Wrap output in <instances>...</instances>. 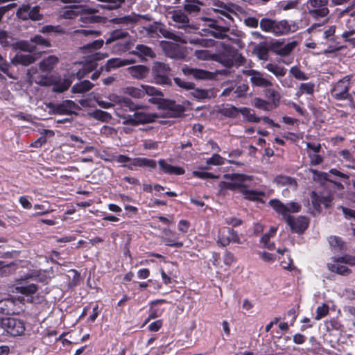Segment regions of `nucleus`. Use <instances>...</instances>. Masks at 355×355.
Listing matches in <instances>:
<instances>
[{"label": "nucleus", "mask_w": 355, "mask_h": 355, "mask_svg": "<svg viewBox=\"0 0 355 355\" xmlns=\"http://www.w3.org/2000/svg\"><path fill=\"white\" fill-rule=\"evenodd\" d=\"M125 93L135 98H142L145 95L151 96L148 101L153 104L159 103L163 96L162 92L153 86L141 85L139 87H128Z\"/></svg>", "instance_id": "obj_1"}, {"label": "nucleus", "mask_w": 355, "mask_h": 355, "mask_svg": "<svg viewBox=\"0 0 355 355\" xmlns=\"http://www.w3.org/2000/svg\"><path fill=\"white\" fill-rule=\"evenodd\" d=\"M263 31L270 32L276 36H280L288 33L290 27L285 20L276 21L269 18H263L259 23Z\"/></svg>", "instance_id": "obj_2"}, {"label": "nucleus", "mask_w": 355, "mask_h": 355, "mask_svg": "<svg viewBox=\"0 0 355 355\" xmlns=\"http://www.w3.org/2000/svg\"><path fill=\"white\" fill-rule=\"evenodd\" d=\"M147 35L154 37L155 35L159 36L158 33H160L164 37L172 40L175 42L187 44L188 42L185 40L182 35L175 34V33L168 30L162 24L155 22L153 24L144 28Z\"/></svg>", "instance_id": "obj_3"}, {"label": "nucleus", "mask_w": 355, "mask_h": 355, "mask_svg": "<svg viewBox=\"0 0 355 355\" xmlns=\"http://www.w3.org/2000/svg\"><path fill=\"white\" fill-rule=\"evenodd\" d=\"M329 0H308L307 13L315 20L324 18L329 14Z\"/></svg>", "instance_id": "obj_4"}, {"label": "nucleus", "mask_w": 355, "mask_h": 355, "mask_svg": "<svg viewBox=\"0 0 355 355\" xmlns=\"http://www.w3.org/2000/svg\"><path fill=\"white\" fill-rule=\"evenodd\" d=\"M270 206L279 214H281L284 220L292 218L291 213H298L302 206L296 202H291L286 205L282 203L279 200L272 199L268 202Z\"/></svg>", "instance_id": "obj_5"}, {"label": "nucleus", "mask_w": 355, "mask_h": 355, "mask_svg": "<svg viewBox=\"0 0 355 355\" xmlns=\"http://www.w3.org/2000/svg\"><path fill=\"white\" fill-rule=\"evenodd\" d=\"M151 72L156 83L159 85H169L171 68L168 64L155 61L153 63Z\"/></svg>", "instance_id": "obj_6"}, {"label": "nucleus", "mask_w": 355, "mask_h": 355, "mask_svg": "<svg viewBox=\"0 0 355 355\" xmlns=\"http://www.w3.org/2000/svg\"><path fill=\"white\" fill-rule=\"evenodd\" d=\"M0 327L12 336H21L25 331L24 322L14 318H0Z\"/></svg>", "instance_id": "obj_7"}, {"label": "nucleus", "mask_w": 355, "mask_h": 355, "mask_svg": "<svg viewBox=\"0 0 355 355\" xmlns=\"http://www.w3.org/2000/svg\"><path fill=\"white\" fill-rule=\"evenodd\" d=\"M214 58V60L216 62L227 67H231L233 66L234 61L237 60L238 58L241 60H244V58L238 53V51L234 48L229 45H225L223 51L215 55Z\"/></svg>", "instance_id": "obj_8"}, {"label": "nucleus", "mask_w": 355, "mask_h": 355, "mask_svg": "<svg viewBox=\"0 0 355 355\" xmlns=\"http://www.w3.org/2000/svg\"><path fill=\"white\" fill-rule=\"evenodd\" d=\"M16 16L23 21H40L43 19L39 6H31L29 3L21 5L16 12Z\"/></svg>", "instance_id": "obj_9"}, {"label": "nucleus", "mask_w": 355, "mask_h": 355, "mask_svg": "<svg viewBox=\"0 0 355 355\" xmlns=\"http://www.w3.org/2000/svg\"><path fill=\"white\" fill-rule=\"evenodd\" d=\"M168 14L171 15L173 21L176 24L175 26L178 28H184L189 33L191 30H197L198 28L196 25L189 24V19L187 15L180 10L171 11Z\"/></svg>", "instance_id": "obj_10"}, {"label": "nucleus", "mask_w": 355, "mask_h": 355, "mask_svg": "<svg viewBox=\"0 0 355 355\" xmlns=\"http://www.w3.org/2000/svg\"><path fill=\"white\" fill-rule=\"evenodd\" d=\"M217 242L224 247L228 245L230 243H242L237 232L228 227H223L219 230Z\"/></svg>", "instance_id": "obj_11"}, {"label": "nucleus", "mask_w": 355, "mask_h": 355, "mask_svg": "<svg viewBox=\"0 0 355 355\" xmlns=\"http://www.w3.org/2000/svg\"><path fill=\"white\" fill-rule=\"evenodd\" d=\"M349 80L348 76L340 80L331 91L332 96L338 100L347 99L350 96L348 92Z\"/></svg>", "instance_id": "obj_12"}, {"label": "nucleus", "mask_w": 355, "mask_h": 355, "mask_svg": "<svg viewBox=\"0 0 355 355\" xmlns=\"http://www.w3.org/2000/svg\"><path fill=\"white\" fill-rule=\"evenodd\" d=\"M297 46L296 42H291L283 45V42L276 40L270 44V51L280 56L288 55Z\"/></svg>", "instance_id": "obj_13"}, {"label": "nucleus", "mask_w": 355, "mask_h": 355, "mask_svg": "<svg viewBox=\"0 0 355 355\" xmlns=\"http://www.w3.org/2000/svg\"><path fill=\"white\" fill-rule=\"evenodd\" d=\"M244 73L250 76V81L254 86L264 88L272 86V82L264 78L263 74L258 71L250 69L244 71Z\"/></svg>", "instance_id": "obj_14"}, {"label": "nucleus", "mask_w": 355, "mask_h": 355, "mask_svg": "<svg viewBox=\"0 0 355 355\" xmlns=\"http://www.w3.org/2000/svg\"><path fill=\"white\" fill-rule=\"evenodd\" d=\"M285 221L289 225L292 231L298 234L304 232L308 227L309 223V219L304 216L288 218Z\"/></svg>", "instance_id": "obj_15"}, {"label": "nucleus", "mask_w": 355, "mask_h": 355, "mask_svg": "<svg viewBox=\"0 0 355 355\" xmlns=\"http://www.w3.org/2000/svg\"><path fill=\"white\" fill-rule=\"evenodd\" d=\"M50 107L54 113L59 114H71L73 110L78 108V105L70 100L64 101L59 104H51Z\"/></svg>", "instance_id": "obj_16"}, {"label": "nucleus", "mask_w": 355, "mask_h": 355, "mask_svg": "<svg viewBox=\"0 0 355 355\" xmlns=\"http://www.w3.org/2000/svg\"><path fill=\"white\" fill-rule=\"evenodd\" d=\"M185 76L193 77L197 80H209L213 78V73L206 70L184 67L182 69Z\"/></svg>", "instance_id": "obj_17"}, {"label": "nucleus", "mask_w": 355, "mask_h": 355, "mask_svg": "<svg viewBox=\"0 0 355 355\" xmlns=\"http://www.w3.org/2000/svg\"><path fill=\"white\" fill-rule=\"evenodd\" d=\"M108 99L109 102L114 103V106L118 104L121 107H126L130 111L137 110L141 107V106L135 105L130 98H121L114 94H110L108 96Z\"/></svg>", "instance_id": "obj_18"}, {"label": "nucleus", "mask_w": 355, "mask_h": 355, "mask_svg": "<svg viewBox=\"0 0 355 355\" xmlns=\"http://www.w3.org/2000/svg\"><path fill=\"white\" fill-rule=\"evenodd\" d=\"M157 163L155 160L146 157H135L131 160V163L123 165L130 170H134L135 167H143L149 168H155Z\"/></svg>", "instance_id": "obj_19"}, {"label": "nucleus", "mask_w": 355, "mask_h": 355, "mask_svg": "<svg viewBox=\"0 0 355 355\" xmlns=\"http://www.w3.org/2000/svg\"><path fill=\"white\" fill-rule=\"evenodd\" d=\"M132 54L141 58V60L153 59L156 57V53L153 49L144 44L136 45Z\"/></svg>", "instance_id": "obj_20"}, {"label": "nucleus", "mask_w": 355, "mask_h": 355, "mask_svg": "<svg viewBox=\"0 0 355 355\" xmlns=\"http://www.w3.org/2000/svg\"><path fill=\"white\" fill-rule=\"evenodd\" d=\"M71 84V80L69 78H61L60 77L52 76L53 92L62 93L69 89Z\"/></svg>", "instance_id": "obj_21"}, {"label": "nucleus", "mask_w": 355, "mask_h": 355, "mask_svg": "<svg viewBox=\"0 0 355 355\" xmlns=\"http://www.w3.org/2000/svg\"><path fill=\"white\" fill-rule=\"evenodd\" d=\"M162 241L167 246L174 248H181L183 246V242L178 241L175 237V234L169 229L164 228L162 230Z\"/></svg>", "instance_id": "obj_22"}, {"label": "nucleus", "mask_w": 355, "mask_h": 355, "mask_svg": "<svg viewBox=\"0 0 355 355\" xmlns=\"http://www.w3.org/2000/svg\"><path fill=\"white\" fill-rule=\"evenodd\" d=\"M343 262L340 258L334 260L333 263H329L327 264L328 269L331 272L338 273L341 275H349L351 273V270L345 265H343Z\"/></svg>", "instance_id": "obj_23"}, {"label": "nucleus", "mask_w": 355, "mask_h": 355, "mask_svg": "<svg viewBox=\"0 0 355 355\" xmlns=\"http://www.w3.org/2000/svg\"><path fill=\"white\" fill-rule=\"evenodd\" d=\"M158 164L161 170L166 174L183 175L185 173V171L183 168L180 166H173L168 164L164 159H159Z\"/></svg>", "instance_id": "obj_24"}, {"label": "nucleus", "mask_w": 355, "mask_h": 355, "mask_svg": "<svg viewBox=\"0 0 355 355\" xmlns=\"http://www.w3.org/2000/svg\"><path fill=\"white\" fill-rule=\"evenodd\" d=\"M270 50V44L267 45L266 42L257 44L253 49L252 53L260 60L266 61L269 58V51Z\"/></svg>", "instance_id": "obj_25"}, {"label": "nucleus", "mask_w": 355, "mask_h": 355, "mask_svg": "<svg viewBox=\"0 0 355 355\" xmlns=\"http://www.w3.org/2000/svg\"><path fill=\"white\" fill-rule=\"evenodd\" d=\"M58 61L59 59L55 55H49L39 63V68L42 72H51Z\"/></svg>", "instance_id": "obj_26"}, {"label": "nucleus", "mask_w": 355, "mask_h": 355, "mask_svg": "<svg viewBox=\"0 0 355 355\" xmlns=\"http://www.w3.org/2000/svg\"><path fill=\"white\" fill-rule=\"evenodd\" d=\"M127 70L132 77L139 80L146 78L149 72L147 67L141 64L130 67Z\"/></svg>", "instance_id": "obj_27"}, {"label": "nucleus", "mask_w": 355, "mask_h": 355, "mask_svg": "<svg viewBox=\"0 0 355 355\" xmlns=\"http://www.w3.org/2000/svg\"><path fill=\"white\" fill-rule=\"evenodd\" d=\"M36 59L37 57H35L33 55L17 53L11 60V63L15 65L21 64L24 66H27L33 63L36 60Z\"/></svg>", "instance_id": "obj_28"}, {"label": "nucleus", "mask_w": 355, "mask_h": 355, "mask_svg": "<svg viewBox=\"0 0 355 355\" xmlns=\"http://www.w3.org/2000/svg\"><path fill=\"white\" fill-rule=\"evenodd\" d=\"M223 177L225 179L231 180L233 182V183H236V184L234 186L236 189L239 188L245 187V182L248 180H251L250 176H248L240 173L225 174L224 175Z\"/></svg>", "instance_id": "obj_29"}, {"label": "nucleus", "mask_w": 355, "mask_h": 355, "mask_svg": "<svg viewBox=\"0 0 355 355\" xmlns=\"http://www.w3.org/2000/svg\"><path fill=\"white\" fill-rule=\"evenodd\" d=\"M204 5L205 3L199 0H185L183 9L188 14H197Z\"/></svg>", "instance_id": "obj_30"}, {"label": "nucleus", "mask_w": 355, "mask_h": 355, "mask_svg": "<svg viewBox=\"0 0 355 355\" xmlns=\"http://www.w3.org/2000/svg\"><path fill=\"white\" fill-rule=\"evenodd\" d=\"M132 63L130 60H121L120 58H112L107 60L104 67H101L100 69H105L106 72L110 71L111 69L126 66Z\"/></svg>", "instance_id": "obj_31"}, {"label": "nucleus", "mask_w": 355, "mask_h": 355, "mask_svg": "<svg viewBox=\"0 0 355 355\" xmlns=\"http://www.w3.org/2000/svg\"><path fill=\"white\" fill-rule=\"evenodd\" d=\"M137 125L141 123H148L155 121L158 116L153 113H146L144 112H136L135 116Z\"/></svg>", "instance_id": "obj_32"}, {"label": "nucleus", "mask_w": 355, "mask_h": 355, "mask_svg": "<svg viewBox=\"0 0 355 355\" xmlns=\"http://www.w3.org/2000/svg\"><path fill=\"white\" fill-rule=\"evenodd\" d=\"M15 311V300L12 298H6L0 300V313L3 314H12Z\"/></svg>", "instance_id": "obj_33"}, {"label": "nucleus", "mask_w": 355, "mask_h": 355, "mask_svg": "<svg viewBox=\"0 0 355 355\" xmlns=\"http://www.w3.org/2000/svg\"><path fill=\"white\" fill-rule=\"evenodd\" d=\"M81 12V8L73 6L60 12V17L64 19H73Z\"/></svg>", "instance_id": "obj_34"}, {"label": "nucleus", "mask_w": 355, "mask_h": 355, "mask_svg": "<svg viewBox=\"0 0 355 355\" xmlns=\"http://www.w3.org/2000/svg\"><path fill=\"white\" fill-rule=\"evenodd\" d=\"M229 32V27L218 25L213 31H209V33L216 39L224 40L226 38L230 39L227 35Z\"/></svg>", "instance_id": "obj_35"}, {"label": "nucleus", "mask_w": 355, "mask_h": 355, "mask_svg": "<svg viewBox=\"0 0 355 355\" xmlns=\"http://www.w3.org/2000/svg\"><path fill=\"white\" fill-rule=\"evenodd\" d=\"M128 35L129 33L127 31L121 29H116L110 33L108 38L105 41V44H110L114 41L125 39Z\"/></svg>", "instance_id": "obj_36"}, {"label": "nucleus", "mask_w": 355, "mask_h": 355, "mask_svg": "<svg viewBox=\"0 0 355 355\" xmlns=\"http://www.w3.org/2000/svg\"><path fill=\"white\" fill-rule=\"evenodd\" d=\"M94 85L89 80H83L75 84L71 88V92L81 94L90 90Z\"/></svg>", "instance_id": "obj_37"}, {"label": "nucleus", "mask_w": 355, "mask_h": 355, "mask_svg": "<svg viewBox=\"0 0 355 355\" xmlns=\"http://www.w3.org/2000/svg\"><path fill=\"white\" fill-rule=\"evenodd\" d=\"M73 34L77 37L94 38L100 36L101 31L94 29H77L73 31Z\"/></svg>", "instance_id": "obj_38"}, {"label": "nucleus", "mask_w": 355, "mask_h": 355, "mask_svg": "<svg viewBox=\"0 0 355 355\" xmlns=\"http://www.w3.org/2000/svg\"><path fill=\"white\" fill-rule=\"evenodd\" d=\"M315 84L311 82L301 83L295 95L300 96L303 94L312 95L315 90Z\"/></svg>", "instance_id": "obj_39"}, {"label": "nucleus", "mask_w": 355, "mask_h": 355, "mask_svg": "<svg viewBox=\"0 0 355 355\" xmlns=\"http://www.w3.org/2000/svg\"><path fill=\"white\" fill-rule=\"evenodd\" d=\"M114 24L128 25L137 22V17L134 15H126L121 17H116L110 20Z\"/></svg>", "instance_id": "obj_40"}, {"label": "nucleus", "mask_w": 355, "mask_h": 355, "mask_svg": "<svg viewBox=\"0 0 355 355\" xmlns=\"http://www.w3.org/2000/svg\"><path fill=\"white\" fill-rule=\"evenodd\" d=\"M164 106L168 109V114L171 116H178L184 111L183 106L177 105L174 102L165 103Z\"/></svg>", "instance_id": "obj_41"}, {"label": "nucleus", "mask_w": 355, "mask_h": 355, "mask_svg": "<svg viewBox=\"0 0 355 355\" xmlns=\"http://www.w3.org/2000/svg\"><path fill=\"white\" fill-rule=\"evenodd\" d=\"M241 192L244 195L245 198L252 201H259L261 197L264 196L263 192L245 189H242Z\"/></svg>", "instance_id": "obj_42"}, {"label": "nucleus", "mask_w": 355, "mask_h": 355, "mask_svg": "<svg viewBox=\"0 0 355 355\" xmlns=\"http://www.w3.org/2000/svg\"><path fill=\"white\" fill-rule=\"evenodd\" d=\"M193 97L198 99L211 98L214 96L212 89H196L191 92Z\"/></svg>", "instance_id": "obj_43"}, {"label": "nucleus", "mask_w": 355, "mask_h": 355, "mask_svg": "<svg viewBox=\"0 0 355 355\" xmlns=\"http://www.w3.org/2000/svg\"><path fill=\"white\" fill-rule=\"evenodd\" d=\"M41 135V137H39L34 143L31 144L32 146L35 148L42 146L46 142V137L54 136V132L51 130L44 129L42 130Z\"/></svg>", "instance_id": "obj_44"}, {"label": "nucleus", "mask_w": 355, "mask_h": 355, "mask_svg": "<svg viewBox=\"0 0 355 355\" xmlns=\"http://www.w3.org/2000/svg\"><path fill=\"white\" fill-rule=\"evenodd\" d=\"M265 67L268 71L272 73L277 77L284 76L286 73V69L284 67L275 64L268 63Z\"/></svg>", "instance_id": "obj_45"}, {"label": "nucleus", "mask_w": 355, "mask_h": 355, "mask_svg": "<svg viewBox=\"0 0 355 355\" xmlns=\"http://www.w3.org/2000/svg\"><path fill=\"white\" fill-rule=\"evenodd\" d=\"M240 113L248 121L254 123H259L261 121L260 117H257L253 110L248 108H240Z\"/></svg>", "instance_id": "obj_46"}, {"label": "nucleus", "mask_w": 355, "mask_h": 355, "mask_svg": "<svg viewBox=\"0 0 355 355\" xmlns=\"http://www.w3.org/2000/svg\"><path fill=\"white\" fill-rule=\"evenodd\" d=\"M12 40V37L9 34V33L7 31L0 28V44L1 45V46H9Z\"/></svg>", "instance_id": "obj_47"}, {"label": "nucleus", "mask_w": 355, "mask_h": 355, "mask_svg": "<svg viewBox=\"0 0 355 355\" xmlns=\"http://www.w3.org/2000/svg\"><path fill=\"white\" fill-rule=\"evenodd\" d=\"M16 290L23 295L29 296L35 293L37 290V287L35 284H31L24 286H17Z\"/></svg>", "instance_id": "obj_48"}, {"label": "nucleus", "mask_w": 355, "mask_h": 355, "mask_svg": "<svg viewBox=\"0 0 355 355\" xmlns=\"http://www.w3.org/2000/svg\"><path fill=\"white\" fill-rule=\"evenodd\" d=\"M32 80L37 85L42 86L51 85L52 83V76H44L42 75L36 74L32 77Z\"/></svg>", "instance_id": "obj_49"}, {"label": "nucleus", "mask_w": 355, "mask_h": 355, "mask_svg": "<svg viewBox=\"0 0 355 355\" xmlns=\"http://www.w3.org/2000/svg\"><path fill=\"white\" fill-rule=\"evenodd\" d=\"M289 73L295 79L299 80H305L309 78L307 75L296 66L292 67L289 70Z\"/></svg>", "instance_id": "obj_50"}, {"label": "nucleus", "mask_w": 355, "mask_h": 355, "mask_svg": "<svg viewBox=\"0 0 355 355\" xmlns=\"http://www.w3.org/2000/svg\"><path fill=\"white\" fill-rule=\"evenodd\" d=\"M233 88L234 94L232 95V97L234 98H240L244 96L249 89L248 85L245 83H241L237 85L236 87Z\"/></svg>", "instance_id": "obj_51"}, {"label": "nucleus", "mask_w": 355, "mask_h": 355, "mask_svg": "<svg viewBox=\"0 0 355 355\" xmlns=\"http://www.w3.org/2000/svg\"><path fill=\"white\" fill-rule=\"evenodd\" d=\"M40 32L42 33L63 34L64 31L60 26L46 25L42 27Z\"/></svg>", "instance_id": "obj_52"}, {"label": "nucleus", "mask_w": 355, "mask_h": 355, "mask_svg": "<svg viewBox=\"0 0 355 355\" xmlns=\"http://www.w3.org/2000/svg\"><path fill=\"white\" fill-rule=\"evenodd\" d=\"M105 43L103 40H96L91 43L84 45L82 49L89 51H96L100 49Z\"/></svg>", "instance_id": "obj_53"}, {"label": "nucleus", "mask_w": 355, "mask_h": 355, "mask_svg": "<svg viewBox=\"0 0 355 355\" xmlns=\"http://www.w3.org/2000/svg\"><path fill=\"white\" fill-rule=\"evenodd\" d=\"M329 311V306L324 303L322 304V305L318 306V308L316 309V315H315V319L316 320H321L322 318H323L324 317H325L326 315H328Z\"/></svg>", "instance_id": "obj_54"}, {"label": "nucleus", "mask_w": 355, "mask_h": 355, "mask_svg": "<svg viewBox=\"0 0 355 355\" xmlns=\"http://www.w3.org/2000/svg\"><path fill=\"white\" fill-rule=\"evenodd\" d=\"M31 42L35 44L36 46H45V47H49L51 46L50 42L42 37L41 35H37L34 36L33 37L31 38Z\"/></svg>", "instance_id": "obj_55"}, {"label": "nucleus", "mask_w": 355, "mask_h": 355, "mask_svg": "<svg viewBox=\"0 0 355 355\" xmlns=\"http://www.w3.org/2000/svg\"><path fill=\"white\" fill-rule=\"evenodd\" d=\"M93 116L96 119L107 122L112 119V116L110 113L102 111L101 110H96L93 112Z\"/></svg>", "instance_id": "obj_56"}, {"label": "nucleus", "mask_w": 355, "mask_h": 355, "mask_svg": "<svg viewBox=\"0 0 355 355\" xmlns=\"http://www.w3.org/2000/svg\"><path fill=\"white\" fill-rule=\"evenodd\" d=\"M329 243L331 246L335 249V250H342L343 249L344 243L338 236H330L329 239Z\"/></svg>", "instance_id": "obj_57"}, {"label": "nucleus", "mask_w": 355, "mask_h": 355, "mask_svg": "<svg viewBox=\"0 0 355 355\" xmlns=\"http://www.w3.org/2000/svg\"><path fill=\"white\" fill-rule=\"evenodd\" d=\"M17 269V266L15 263H10L9 264L3 265L0 266V275H8L12 273Z\"/></svg>", "instance_id": "obj_58"}, {"label": "nucleus", "mask_w": 355, "mask_h": 355, "mask_svg": "<svg viewBox=\"0 0 355 355\" xmlns=\"http://www.w3.org/2000/svg\"><path fill=\"white\" fill-rule=\"evenodd\" d=\"M252 105L257 108H259V109H261V110H263L266 111H269L271 110L268 102H267L265 100L261 99L259 98H254L253 101H252Z\"/></svg>", "instance_id": "obj_59"}, {"label": "nucleus", "mask_w": 355, "mask_h": 355, "mask_svg": "<svg viewBox=\"0 0 355 355\" xmlns=\"http://www.w3.org/2000/svg\"><path fill=\"white\" fill-rule=\"evenodd\" d=\"M207 165L220 166L225 163V159L218 154H214L211 158L207 159Z\"/></svg>", "instance_id": "obj_60"}, {"label": "nucleus", "mask_w": 355, "mask_h": 355, "mask_svg": "<svg viewBox=\"0 0 355 355\" xmlns=\"http://www.w3.org/2000/svg\"><path fill=\"white\" fill-rule=\"evenodd\" d=\"M266 96L274 103L276 101H279L280 98L279 94L274 89L267 87L266 89Z\"/></svg>", "instance_id": "obj_61"}, {"label": "nucleus", "mask_w": 355, "mask_h": 355, "mask_svg": "<svg viewBox=\"0 0 355 355\" xmlns=\"http://www.w3.org/2000/svg\"><path fill=\"white\" fill-rule=\"evenodd\" d=\"M239 113H240V109L232 105L225 107L223 110L224 115L231 118L236 117Z\"/></svg>", "instance_id": "obj_62"}, {"label": "nucleus", "mask_w": 355, "mask_h": 355, "mask_svg": "<svg viewBox=\"0 0 355 355\" xmlns=\"http://www.w3.org/2000/svg\"><path fill=\"white\" fill-rule=\"evenodd\" d=\"M209 261L211 263V264L216 268H222L223 265L220 263V259L219 254L216 252H212L210 254Z\"/></svg>", "instance_id": "obj_63"}, {"label": "nucleus", "mask_w": 355, "mask_h": 355, "mask_svg": "<svg viewBox=\"0 0 355 355\" xmlns=\"http://www.w3.org/2000/svg\"><path fill=\"white\" fill-rule=\"evenodd\" d=\"M236 259L234 255L232 252L226 251L223 256L224 264L227 267H230L233 263H236Z\"/></svg>", "instance_id": "obj_64"}]
</instances>
